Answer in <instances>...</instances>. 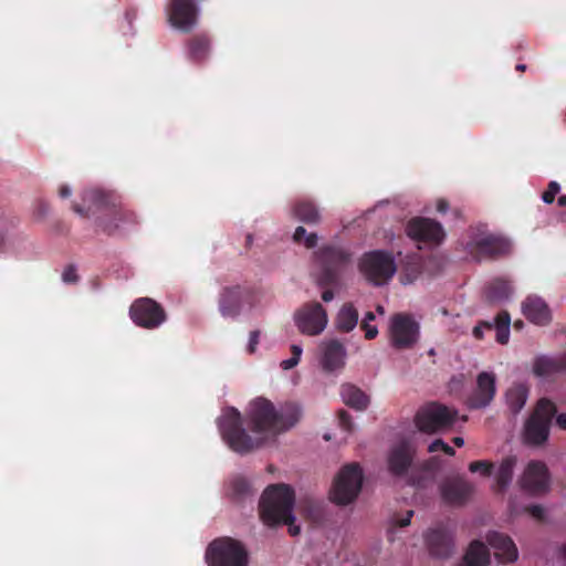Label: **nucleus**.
Wrapping results in <instances>:
<instances>
[{
    "label": "nucleus",
    "mask_w": 566,
    "mask_h": 566,
    "mask_svg": "<svg viewBox=\"0 0 566 566\" xmlns=\"http://www.w3.org/2000/svg\"><path fill=\"white\" fill-rule=\"evenodd\" d=\"M300 417L297 405L287 402L276 409L270 400L260 397L250 403L247 412V420L254 436L243 428L242 416L234 407L226 408L217 424L222 440L233 452L248 454L263 447L268 436L275 437L290 430Z\"/></svg>",
    "instance_id": "obj_1"
},
{
    "label": "nucleus",
    "mask_w": 566,
    "mask_h": 566,
    "mask_svg": "<svg viewBox=\"0 0 566 566\" xmlns=\"http://www.w3.org/2000/svg\"><path fill=\"white\" fill-rule=\"evenodd\" d=\"M82 199L83 205H72L73 211L81 217H90L104 210V217L98 218L97 226L109 235L127 226L138 223L137 214L123 206H117L111 193L99 189H87L83 192Z\"/></svg>",
    "instance_id": "obj_2"
},
{
    "label": "nucleus",
    "mask_w": 566,
    "mask_h": 566,
    "mask_svg": "<svg viewBox=\"0 0 566 566\" xmlns=\"http://www.w3.org/2000/svg\"><path fill=\"white\" fill-rule=\"evenodd\" d=\"M294 490L287 484H272L263 492L259 509L262 522L268 526L287 525L292 536L300 534V526L294 524Z\"/></svg>",
    "instance_id": "obj_3"
},
{
    "label": "nucleus",
    "mask_w": 566,
    "mask_h": 566,
    "mask_svg": "<svg viewBox=\"0 0 566 566\" xmlns=\"http://www.w3.org/2000/svg\"><path fill=\"white\" fill-rule=\"evenodd\" d=\"M352 253L338 245H323L314 252V259L319 268L317 284L326 290L322 293L324 302L334 298L331 287L340 285L342 275L352 263Z\"/></svg>",
    "instance_id": "obj_4"
},
{
    "label": "nucleus",
    "mask_w": 566,
    "mask_h": 566,
    "mask_svg": "<svg viewBox=\"0 0 566 566\" xmlns=\"http://www.w3.org/2000/svg\"><path fill=\"white\" fill-rule=\"evenodd\" d=\"M513 250L514 244L509 237L488 231L474 235L464 247L467 255L476 263L509 258Z\"/></svg>",
    "instance_id": "obj_5"
},
{
    "label": "nucleus",
    "mask_w": 566,
    "mask_h": 566,
    "mask_svg": "<svg viewBox=\"0 0 566 566\" xmlns=\"http://www.w3.org/2000/svg\"><path fill=\"white\" fill-rule=\"evenodd\" d=\"M206 560L208 566H248L249 554L240 541L220 537L207 547Z\"/></svg>",
    "instance_id": "obj_6"
},
{
    "label": "nucleus",
    "mask_w": 566,
    "mask_h": 566,
    "mask_svg": "<svg viewBox=\"0 0 566 566\" xmlns=\"http://www.w3.org/2000/svg\"><path fill=\"white\" fill-rule=\"evenodd\" d=\"M557 412L553 401L542 398L524 426V440L527 444L541 446L549 436L552 420Z\"/></svg>",
    "instance_id": "obj_7"
},
{
    "label": "nucleus",
    "mask_w": 566,
    "mask_h": 566,
    "mask_svg": "<svg viewBox=\"0 0 566 566\" xmlns=\"http://www.w3.org/2000/svg\"><path fill=\"white\" fill-rule=\"evenodd\" d=\"M358 268L366 280L374 285L387 283L396 272L394 256L391 253L381 250L365 253Z\"/></svg>",
    "instance_id": "obj_8"
},
{
    "label": "nucleus",
    "mask_w": 566,
    "mask_h": 566,
    "mask_svg": "<svg viewBox=\"0 0 566 566\" xmlns=\"http://www.w3.org/2000/svg\"><path fill=\"white\" fill-rule=\"evenodd\" d=\"M361 484L363 470L359 464L344 465L334 481L331 492L332 501L340 505L352 503L358 496Z\"/></svg>",
    "instance_id": "obj_9"
},
{
    "label": "nucleus",
    "mask_w": 566,
    "mask_h": 566,
    "mask_svg": "<svg viewBox=\"0 0 566 566\" xmlns=\"http://www.w3.org/2000/svg\"><path fill=\"white\" fill-rule=\"evenodd\" d=\"M415 453V448L410 442L406 440L400 441L398 444L394 446L388 453V471L396 478H406L408 476L409 471H411L408 483L416 486H422V480L413 476L412 464Z\"/></svg>",
    "instance_id": "obj_10"
},
{
    "label": "nucleus",
    "mask_w": 566,
    "mask_h": 566,
    "mask_svg": "<svg viewBox=\"0 0 566 566\" xmlns=\"http://www.w3.org/2000/svg\"><path fill=\"white\" fill-rule=\"evenodd\" d=\"M129 315L137 326L147 329L159 327L167 318L164 307L149 297L136 300L130 305Z\"/></svg>",
    "instance_id": "obj_11"
},
{
    "label": "nucleus",
    "mask_w": 566,
    "mask_h": 566,
    "mask_svg": "<svg viewBox=\"0 0 566 566\" xmlns=\"http://www.w3.org/2000/svg\"><path fill=\"white\" fill-rule=\"evenodd\" d=\"M254 289L248 285L223 287L219 296V311L223 317L235 318L240 315L243 304L252 305Z\"/></svg>",
    "instance_id": "obj_12"
},
{
    "label": "nucleus",
    "mask_w": 566,
    "mask_h": 566,
    "mask_svg": "<svg viewBox=\"0 0 566 566\" xmlns=\"http://www.w3.org/2000/svg\"><path fill=\"white\" fill-rule=\"evenodd\" d=\"M295 324L301 333L315 336L327 325V313L318 302L304 304L294 315Z\"/></svg>",
    "instance_id": "obj_13"
},
{
    "label": "nucleus",
    "mask_w": 566,
    "mask_h": 566,
    "mask_svg": "<svg viewBox=\"0 0 566 566\" xmlns=\"http://www.w3.org/2000/svg\"><path fill=\"white\" fill-rule=\"evenodd\" d=\"M391 344L397 349L412 347L419 336V324L408 314H395L390 321Z\"/></svg>",
    "instance_id": "obj_14"
},
{
    "label": "nucleus",
    "mask_w": 566,
    "mask_h": 566,
    "mask_svg": "<svg viewBox=\"0 0 566 566\" xmlns=\"http://www.w3.org/2000/svg\"><path fill=\"white\" fill-rule=\"evenodd\" d=\"M415 422L420 431L433 433L449 427L452 422V415L446 406L431 402L418 410Z\"/></svg>",
    "instance_id": "obj_15"
},
{
    "label": "nucleus",
    "mask_w": 566,
    "mask_h": 566,
    "mask_svg": "<svg viewBox=\"0 0 566 566\" xmlns=\"http://www.w3.org/2000/svg\"><path fill=\"white\" fill-rule=\"evenodd\" d=\"M406 233L410 239L428 245H438L446 237L444 230L438 221L422 217L409 220Z\"/></svg>",
    "instance_id": "obj_16"
},
{
    "label": "nucleus",
    "mask_w": 566,
    "mask_h": 566,
    "mask_svg": "<svg viewBox=\"0 0 566 566\" xmlns=\"http://www.w3.org/2000/svg\"><path fill=\"white\" fill-rule=\"evenodd\" d=\"M455 527L449 524H438L426 535V544L431 555L447 558L454 548Z\"/></svg>",
    "instance_id": "obj_17"
},
{
    "label": "nucleus",
    "mask_w": 566,
    "mask_h": 566,
    "mask_svg": "<svg viewBox=\"0 0 566 566\" xmlns=\"http://www.w3.org/2000/svg\"><path fill=\"white\" fill-rule=\"evenodd\" d=\"M521 486L531 494L538 495L549 490V472L542 461H531L521 479Z\"/></svg>",
    "instance_id": "obj_18"
},
{
    "label": "nucleus",
    "mask_w": 566,
    "mask_h": 566,
    "mask_svg": "<svg viewBox=\"0 0 566 566\" xmlns=\"http://www.w3.org/2000/svg\"><path fill=\"white\" fill-rule=\"evenodd\" d=\"M495 376L492 373L482 371L478 375L476 387L468 397L467 406L470 409H481L491 403L495 396Z\"/></svg>",
    "instance_id": "obj_19"
},
{
    "label": "nucleus",
    "mask_w": 566,
    "mask_h": 566,
    "mask_svg": "<svg viewBox=\"0 0 566 566\" xmlns=\"http://www.w3.org/2000/svg\"><path fill=\"white\" fill-rule=\"evenodd\" d=\"M196 19L197 8L193 0H170L169 21L179 31H189Z\"/></svg>",
    "instance_id": "obj_20"
},
{
    "label": "nucleus",
    "mask_w": 566,
    "mask_h": 566,
    "mask_svg": "<svg viewBox=\"0 0 566 566\" xmlns=\"http://www.w3.org/2000/svg\"><path fill=\"white\" fill-rule=\"evenodd\" d=\"M486 542L494 551V557L500 564H511L517 560V547L509 535L492 531L488 533Z\"/></svg>",
    "instance_id": "obj_21"
},
{
    "label": "nucleus",
    "mask_w": 566,
    "mask_h": 566,
    "mask_svg": "<svg viewBox=\"0 0 566 566\" xmlns=\"http://www.w3.org/2000/svg\"><path fill=\"white\" fill-rule=\"evenodd\" d=\"M511 316L507 311H501L493 322L482 321L473 328V335L476 339L483 338L484 331L495 329L496 342L504 345L510 339Z\"/></svg>",
    "instance_id": "obj_22"
},
{
    "label": "nucleus",
    "mask_w": 566,
    "mask_h": 566,
    "mask_svg": "<svg viewBox=\"0 0 566 566\" xmlns=\"http://www.w3.org/2000/svg\"><path fill=\"white\" fill-rule=\"evenodd\" d=\"M533 373L541 378L566 374V353L558 356L541 355L534 359Z\"/></svg>",
    "instance_id": "obj_23"
},
{
    "label": "nucleus",
    "mask_w": 566,
    "mask_h": 566,
    "mask_svg": "<svg viewBox=\"0 0 566 566\" xmlns=\"http://www.w3.org/2000/svg\"><path fill=\"white\" fill-rule=\"evenodd\" d=\"M523 315L533 324L547 325L552 314L546 302L537 295H528L522 303Z\"/></svg>",
    "instance_id": "obj_24"
},
{
    "label": "nucleus",
    "mask_w": 566,
    "mask_h": 566,
    "mask_svg": "<svg viewBox=\"0 0 566 566\" xmlns=\"http://www.w3.org/2000/svg\"><path fill=\"white\" fill-rule=\"evenodd\" d=\"M323 356L322 367L325 371L332 373L345 365L346 349L337 339H331L322 344Z\"/></svg>",
    "instance_id": "obj_25"
},
{
    "label": "nucleus",
    "mask_w": 566,
    "mask_h": 566,
    "mask_svg": "<svg viewBox=\"0 0 566 566\" xmlns=\"http://www.w3.org/2000/svg\"><path fill=\"white\" fill-rule=\"evenodd\" d=\"M292 212L298 221L308 226H316L322 220L318 207L308 199H300L295 201Z\"/></svg>",
    "instance_id": "obj_26"
},
{
    "label": "nucleus",
    "mask_w": 566,
    "mask_h": 566,
    "mask_svg": "<svg viewBox=\"0 0 566 566\" xmlns=\"http://www.w3.org/2000/svg\"><path fill=\"white\" fill-rule=\"evenodd\" d=\"M490 563V552L488 546L473 541L464 555H462V566H488Z\"/></svg>",
    "instance_id": "obj_27"
},
{
    "label": "nucleus",
    "mask_w": 566,
    "mask_h": 566,
    "mask_svg": "<svg viewBox=\"0 0 566 566\" xmlns=\"http://www.w3.org/2000/svg\"><path fill=\"white\" fill-rule=\"evenodd\" d=\"M343 401L350 408L363 411L369 405V397L358 387L352 384H344L340 387Z\"/></svg>",
    "instance_id": "obj_28"
},
{
    "label": "nucleus",
    "mask_w": 566,
    "mask_h": 566,
    "mask_svg": "<svg viewBox=\"0 0 566 566\" xmlns=\"http://www.w3.org/2000/svg\"><path fill=\"white\" fill-rule=\"evenodd\" d=\"M512 286L507 280L496 277L485 286V297L490 303H502L512 294Z\"/></svg>",
    "instance_id": "obj_29"
},
{
    "label": "nucleus",
    "mask_w": 566,
    "mask_h": 566,
    "mask_svg": "<svg viewBox=\"0 0 566 566\" xmlns=\"http://www.w3.org/2000/svg\"><path fill=\"white\" fill-rule=\"evenodd\" d=\"M515 464V457H507L502 460L495 476L494 491L496 493H504L510 483L512 482Z\"/></svg>",
    "instance_id": "obj_30"
},
{
    "label": "nucleus",
    "mask_w": 566,
    "mask_h": 566,
    "mask_svg": "<svg viewBox=\"0 0 566 566\" xmlns=\"http://www.w3.org/2000/svg\"><path fill=\"white\" fill-rule=\"evenodd\" d=\"M358 323V311L352 303H345L336 317V327L338 331L348 333L353 331Z\"/></svg>",
    "instance_id": "obj_31"
},
{
    "label": "nucleus",
    "mask_w": 566,
    "mask_h": 566,
    "mask_svg": "<svg viewBox=\"0 0 566 566\" xmlns=\"http://www.w3.org/2000/svg\"><path fill=\"white\" fill-rule=\"evenodd\" d=\"M441 497L444 503L455 505L460 503V476L446 478L440 485Z\"/></svg>",
    "instance_id": "obj_32"
},
{
    "label": "nucleus",
    "mask_w": 566,
    "mask_h": 566,
    "mask_svg": "<svg viewBox=\"0 0 566 566\" xmlns=\"http://www.w3.org/2000/svg\"><path fill=\"white\" fill-rule=\"evenodd\" d=\"M528 396V388L524 384H515L506 391V401L513 413L520 412Z\"/></svg>",
    "instance_id": "obj_33"
},
{
    "label": "nucleus",
    "mask_w": 566,
    "mask_h": 566,
    "mask_svg": "<svg viewBox=\"0 0 566 566\" xmlns=\"http://www.w3.org/2000/svg\"><path fill=\"white\" fill-rule=\"evenodd\" d=\"M293 241L304 244L306 249H313L317 245L318 237L315 232L307 233L304 227L298 226L294 231Z\"/></svg>",
    "instance_id": "obj_34"
},
{
    "label": "nucleus",
    "mask_w": 566,
    "mask_h": 566,
    "mask_svg": "<svg viewBox=\"0 0 566 566\" xmlns=\"http://www.w3.org/2000/svg\"><path fill=\"white\" fill-rule=\"evenodd\" d=\"M188 46L192 59L198 61L202 60L209 50L208 38H191Z\"/></svg>",
    "instance_id": "obj_35"
},
{
    "label": "nucleus",
    "mask_w": 566,
    "mask_h": 566,
    "mask_svg": "<svg viewBox=\"0 0 566 566\" xmlns=\"http://www.w3.org/2000/svg\"><path fill=\"white\" fill-rule=\"evenodd\" d=\"M472 473L479 472L482 476H490L493 472V463L485 460L473 461L469 464Z\"/></svg>",
    "instance_id": "obj_36"
},
{
    "label": "nucleus",
    "mask_w": 566,
    "mask_h": 566,
    "mask_svg": "<svg viewBox=\"0 0 566 566\" xmlns=\"http://www.w3.org/2000/svg\"><path fill=\"white\" fill-rule=\"evenodd\" d=\"M560 186L557 181H549L547 189L542 193L545 203H553L556 195L559 192Z\"/></svg>",
    "instance_id": "obj_37"
},
{
    "label": "nucleus",
    "mask_w": 566,
    "mask_h": 566,
    "mask_svg": "<svg viewBox=\"0 0 566 566\" xmlns=\"http://www.w3.org/2000/svg\"><path fill=\"white\" fill-rule=\"evenodd\" d=\"M232 490L238 496H244L249 493L250 485L243 478H237L232 482Z\"/></svg>",
    "instance_id": "obj_38"
},
{
    "label": "nucleus",
    "mask_w": 566,
    "mask_h": 566,
    "mask_svg": "<svg viewBox=\"0 0 566 566\" xmlns=\"http://www.w3.org/2000/svg\"><path fill=\"white\" fill-rule=\"evenodd\" d=\"M429 452H438L443 451L446 454L453 455L454 450L447 443H444L441 439H436L433 442L430 443L428 447Z\"/></svg>",
    "instance_id": "obj_39"
},
{
    "label": "nucleus",
    "mask_w": 566,
    "mask_h": 566,
    "mask_svg": "<svg viewBox=\"0 0 566 566\" xmlns=\"http://www.w3.org/2000/svg\"><path fill=\"white\" fill-rule=\"evenodd\" d=\"M62 280L64 283H67V284H74L78 281L77 270H76L75 265L69 264L64 269V271L62 273Z\"/></svg>",
    "instance_id": "obj_40"
},
{
    "label": "nucleus",
    "mask_w": 566,
    "mask_h": 566,
    "mask_svg": "<svg viewBox=\"0 0 566 566\" xmlns=\"http://www.w3.org/2000/svg\"><path fill=\"white\" fill-rule=\"evenodd\" d=\"M338 421L339 426L347 432H352L354 430V423L352 420V416L346 410L338 411Z\"/></svg>",
    "instance_id": "obj_41"
},
{
    "label": "nucleus",
    "mask_w": 566,
    "mask_h": 566,
    "mask_svg": "<svg viewBox=\"0 0 566 566\" xmlns=\"http://www.w3.org/2000/svg\"><path fill=\"white\" fill-rule=\"evenodd\" d=\"M12 239V233L7 222L0 223V250H4L7 243Z\"/></svg>",
    "instance_id": "obj_42"
},
{
    "label": "nucleus",
    "mask_w": 566,
    "mask_h": 566,
    "mask_svg": "<svg viewBox=\"0 0 566 566\" xmlns=\"http://www.w3.org/2000/svg\"><path fill=\"white\" fill-rule=\"evenodd\" d=\"M525 511L537 521H543L545 517V511L542 505L533 504L525 507Z\"/></svg>",
    "instance_id": "obj_43"
},
{
    "label": "nucleus",
    "mask_w": 566,
    "mask_h": 566,
    "mask_svg": "<svg viewBox=\"0 0 566 566\" xmlns=\"http://www.w3.org/2000/svg\"><path fill=\"white\" fill-rule=\"evenodd\" d=\"M361 329L365 332L366 339H374L378 335V329L367 321H361Z\"/></svg>",
    "instance_id": "obj_44"
},
{
    "label": "nucleus",
    "mask_w": 566,
    "mask_h": 566,
    "mask_svg": "<svg viewBox=\"0 0 566 566\" xmlns=\"http://www.w3.org/2000/svg\"><path fill=\"white\" fill-rule=\"evenodd\" d=\"M259 340H260V331H252L250 333L249 344H248V352L250 354L255 353Z\"/></svg>",
    "instance_id": "obj_45"
},
{
    "label": "nucleus",
    "mask_w": 566,
    "mask_h": 566,
    "mask_svg": "<svg viewBox=\"0 0 566 566\" xmlns=\"http://www.w3.org/2000/svg\"><path fill=\"white\" fill-rule=\"evenodd\" d=\"M302 347L300 345L293 344L291 346V353H292V359H295V361L298 364L302 355Z\"/></svg>",
    "instance_id": "obj_46"
},
{
    "label": "nucleus",
    "mask_w": 566,
    "mask_h": 566,
    "mask_svg": "<svg viewBox=\"0 0 566 566\" xmlns=\"http://www.w3.org/2000/svg\"><path fill=\"white\" fill-rule=\"evenodd\" d=\"M296 365H297V363L295 361V359H292V357L289 358V359L282 360L281 364H280L281 368L284 369V370L292 369Z\"/></svg>",
    "instance_id": "obj_47"
},
{
    "label": "nucleus",
    "mask_w": 566,
    "mask_h": 566,
    "mask_svg": "<svg viewBox=\"0 0 566 566\" xmlns=\"http://www.w3.org/2000/svg\"><path fill=\"white\" fill-rule=\"evenodd\" d=\"M449 209V203L447 200L444 199H439L438 202H437V210L441 213H444L447 212Z\"/></svg>",
    "instance_id": "obj_48"
},
{
    "label": "nucleus",
    "mask_w": 566,
    "mask_h": 566,
    "mask_svg": "<svg viewBox=\"0 0 566 566\" xmlns=\"http://www.w3.org/2000/svg\"><path fill=\"white\" fill-rule=\"evenodd\" d=\"M71 188L67 185H62L59 189V195L61 198H67L71 196Z\"/></svg>",
    "instance_id": "obj_49"
},
{
    "label": "nucleus",
    "mask_w": 566,
    "mask_h": 566,
    "mask_svg": "<svg viewBox=\"0 0 566 566\" xmlns=\"http://www.w3.org/2000/svg\"><path fill=\"white\" fill-rule=\"evenodd\" d=\"M556 423L559 428L566 430V413H560L556 417Z\"/></svg>",
    "instance_id": "obj_50"
},
{
    "label": "nucleus",
    "mask_w": 566,
    "mask_h": 566,
    "mask_svg": "<svg viewBox=\"0 0 566 566\" xmlns=\"http://www.w3.org/2000/svg\"><path fill=\"white\" fill-rule=\"evenodd\" d=\"M461 490H462V502L464 501V499L470 494L471 492V486L469 483L464 482L462 480V486H461Z\"/></svg>",
    "instance_id": "obj_51"
},
{
    "label": "nucleus",
    "mask_w": 566,
    "mask_h": 566,
    "mask_svg": "<svg viewBox=\"0 0 566 566\" xmlns=\"http://www.w3.org/2000/svg\"><path fill=\"white\" fill-rule=\"evenodd\" d=\"M397 524L400 526V527H405V526H408L410 524V520L409 517L405 516L400 520L397 521Z\"/></svg>",
    "instance_id": "obj_52"
},
{
    "label": "nucleus",
    "mask_w": 566,
    "mask_h": 566,
    "mask_svg": "<svg viewBox=\"0 0 566 566\" xmlns=\"http://www.w3.org/2000/svg\"><path fill=\"white\" fill-rule=\"evenodd\" d=\"M557 203L559 207H566V195H562L557 199Z\"/></svg>",
    "instance_id": "obj_53"
},
{
    "label": "nucleus",
    "mask_w": 566,
    "mask_h": 566,
    "mask_svg": "<svg viewBox=\"0 0 566 566\" xmlns=\"http://www.w3.org/2000/svg\"><path fill=\"white\" fill-rule=\"evenodd\" d=\"M374 319H375V314H374L373 312H367V313L365 314V317H364V319H363V321H367V322H369V323H370V322H371V321H374Z\"/></svg>",
    "instance_id": "obj_54"
},
{
    "label": "nucleus",
    "mask_w": 566,
    "mask_h": 566,
    "mask_svg": "<svg viewBox=\"0 0 566 566\" xmlns=\"http://www.w3.org/2000/svg\"><path fill=\"white\" fill-rule=\"evenodd\" d=\"M452 442L454 443L455 447L460 448V442H461L460 436L453 437Z\"/></svg>",
    "instance_id": "obj_55"
},
{
    "label": "nucleus",
    "mask_w": 566,
    "mask_h": 566,
    "mask_svg": "<svg viewBox=\"0 0 566 566\" xmlns=\"http://www.w3.org/2000/svg\"><path fill=\"white\" fill-rule=\"evenodd\" d=\"M516 71L518 72H524L526 70V65L525 64H517L515 66Z\"/></svg>",
    "instance_id": "obj_56"
},
{
    "label": "nucleus",
    "mask_w": 566,
    "mask_h": 566,
    "mask_svg": "<svg viewBox=\"0 0 566 566\" xmlns=\"http://www.w3.org/2000/svg\"><path fill=\"white\" fill-rule=\"evenodd\" d=\"M514 327H515L516 329L522 328V327H523V322H522V321H515V322H514Z\"/></svg>",
    "instance_id": "obj_57"
},
{
    "label": "nucleus",
    "mask_w": 566,
    "mask_h": 566,
    "mask_svg": "<svg viewBox=\"0 0 566 566\" xmlns=\"http://www.w3.org/2000/svg\"><path fill=\"white\" fill-rule=\"evenodd\" d=\"M560 552H562V556H563V558H564V559H565V562H566V544L562 546Z\"/></svg>",
    "instance_id": "obj_58"
},
{
    "label": "nucleus",
    "mask_w": 566,
    "mask_h": 566,
    "mask_svg": "<svg viewBox=\"0 0 566 566\" xmlns=\"http://www.w3.org/2000/svg\"><path fill=\"white\" fill-rule=\"evenodd\" d=\"M407 517L411 521V517L413 516V511H408L406 514Z\"/></svg>",
    "instance_id": "obj_59"
},
{
    "label": "nucleus",
    "mask_w": 566,
    "mask_h": 566,
    "mask_svg": "<svg viewBox=\"0 0 566 566\" xmlns=\"http://www.w3.org/2000/svg\"><path fill=\"white\" fill-rule=\"evenodd\" d=\"M431 470H432V468L429 465V463L426 464V471H431Z\"/></svg>",
    "instance_id": "obj_60"
},
{
    "label": "nucleus",
    "mask_w": 566,
    "mask_h": 566,
    "mask_svg": "<svg viewBox=\"0 0 566 566\" xmlns=\"http://www.w3.org/2000/svg\"><path fill=\"white\" fill-rule=\"evenodd\" d=\"M377 311H378V312H380V313H384V308H382V306H378V307H377Z\"/></svg>",
    "instance_id": "obj_61"
},
{
    "label": "nucleus",
    "mask_w": 566,
    "mask_h": 566,
    "mask_svg": "<svg viewBox=\"0 0 566 566\" xmlns=\"http://www.w3.org/2000/svg\"><path fill=\"white\" fill-rule=\"evenodd\" d=\"M467 420H468L467 416H462V418H461L462 423L465 422Z\"/></svg>",
    "instance_id": "obj_62"
},
{
    "label": "nucleus",
    "mask_w": 566,
    "mask_h": 566,
    "mask_svg": "<svg viewBox=\"0 0 566 566\" xmlns=\"http://www.w3.org/2000/svg\"><path fill=\"white\" fill-rule=\"evenodd\" d=\"M324 439L328 441L331 439V437L328 434H325Z\"/></svg>",
    "instance_id": "obj_63"
}]
</instances>
